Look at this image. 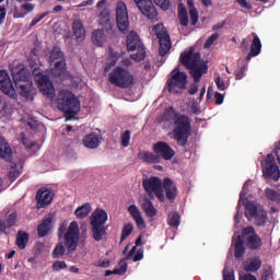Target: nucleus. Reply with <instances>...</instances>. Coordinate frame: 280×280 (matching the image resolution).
I'll list each match as a JSON object with an SVG mask.
<instances>
[{
    "label": "nucleus",
    "instance_id": "09e8293b",
    "mask_svg": "<svg viewBox=\"0 0 280 280\" xmlns=\"http://www.w3.org/2000/svg\"><path fill=\"white\" fill-rule=\"evenodd\" d=\"M223 280H235L234 270H231L228 266L223 270Z\"/></svg>",
    "mask_w": 280,
    "mask_h": 280
},
{
    "label": "nucleus",
    "instance_id": "7c9ffc66",
    "mask_svg": "<svg viewBox=\"0 0 280 280\" xmlns=\"http://www.w3.org/2000/svg\"><path fill=\"white\" fill-rule=\"evenodd\" d=\"M82 142L88 149H97L102 142V138L97 133H89L83 138Z\"/></svg>",
    "mask_w": 280,
    "mask_h": 280
},
{
    "label": "nucleus",
    "instance_id": "dca6fc26",
    "mask_svg": "<svg viewBox=\"0 0 280 280\" xmlns=\"http://www.w3.org/2000/svg\"><path fill=\"white\" fill-rule=\"evenodd\" d=\"M36 93V86H34V82L32 80V73L30 69H25L24 78L22 81V89L20 95L25 97V100H34V95Z\"/></svg>",
    "mask_w": 280,
    "mask_h": 280
},
{
    "label": "nucleus",
    "instance_id": "bf43d9fd",
    "mask_svg": "<svg viewBox=\"0 0 280 280\" xmlns=\"http://www.w3.org/2000/svg\"><path fill=\"white\" fill-rule=\"evenodd\" d=\"M272 279H273L272 270H270V269L264 270V272L260 277V280H272Z\"/></svg>",
    "mask_w": 280,
    "mask_h": 280
},
{
    "label": "nucleus",
    "instance_id": "c85d7f7f",
    "mask_svg": "<svg viewBox=\"0 0 280 280\" xmlns=\"http://www.w3.org/2000/svg\"><path fill=\"white\" fill-rule=\"evenodd\" d=\"M139 160H142V162H147V164H158L161 162L160 155L158 153H152L151 151H140L138 153Z\"/></svg>",
    "mask_w": 280,
    "mask_h": 280
},
{
    "label": "nucleus",
    "instance_id": "1a4fd4ad",
    "mask_svg": "<svg viewBox=\"0 0 280 280\" xmlns=\"http://www.w3.org/2000/svg\"><path fill=\"white\" fill-rule=\"evenodd\" d=\"M127 49L129 51H136L131 54V58L140 62L145 58V47L137 32H129L127 35Z\"/></svg>",
    "mask_w": 280,
    "mask_h": 280
},
{
    "label": "nucleus",
    "instance_id": "c9c22d12",
    "mask_svg": "<svg viewBox=\"0 0 280 280\" xmlns=\"http://www.w3.org/2000/svg\"><path fill=\"white\" fill-rule=\"evenodd\" d=\"M127 270L128 264L126 259H120V261H118V266L114 268V270L105 271V277H110V275H126Z\"/></svg>",
    "mask_w": 280,
    "mask_h": 280
},
{
    "label": "nucleus",
    "instance_id": "f03ea898",
    "mask_svg": "<svg viewBox=\"0 0 280 280\" xmlns=\"http://www.w3.org/2000/svg\"><path fill=\"white\" fill-rule=\"evenodd\" d=\"M179 61L185 69H188L195 82H200L203 73L209 71V66L202 61L200 51H195L194 47H190L187 51H183L179 56Z\"/></svg>",
    "mask_w": 280,
    "mask_h": 280
},
{
    "label": "nucleus",
    "instance_id": "e433bc0d",
    "mask_svg": "<svg viewBox=\"0 0 280 280\" xmlns=\"http://www.w3.org/2000/svg\"><path fill=\"white\" fill-rule=\"evenodd\" d=\"M92 211L91 203H82V206H78L74 210V214L78 218V220H84V218H88Z\"/></svg>",
    "mask_w": 280,
    "mask_h": 280
},
{
    "label": "nucleus",
    "instance_id": "2eb2a0df",
    "mask_svg": "<svg viewBox=\"0 0 280 280\" xmlns=\"http://www.w3.org/2000/svg\"><path fill=\"white\" fill-rule=\"evenodd\" d=\"M116 22L118 30L122 33L128 32L130 26L128 8L125 1H118L116 4Z\"/></svg>",
    "mask_w": 280,
    "mask_h": 280
},
{
    "label": "nucleus",
    "instance_id": "72a5a7b5",
    "mask_svg": "<svg viewBox=\"0 0 280 280\" xmlns=\"http://www.w3.org/2000/svg\"><path fill=\"white\" fill-rule=\"evenodd\" d=\"M30 242V233H26L24 231H19L16 233V240L15 244L20 250H24Z\"/></svg>",
    "mask_w": 280,
    "mask_h": 280
},
{
    "label": "nucleus",
    "instance_id": "6e6552de",
    "mask_svg": "<svg viewBox=\"0 0 280 280\" xmlns=\"http://www.w3.org/2000/svg\"><path fill=\"white\" fill-rule=\"evenodd\" d=\"M142 186L151 199L156 197L159 201H165V192L161 177L151 176L142 179Z\"/></svg>",
    "mask_w": 280,
    "mask_h": 280
},
{
    "label": "nucleus",
    "instance_id": "0e129e2a",
    "mask_svg": "<svg viewBox=\"0 0 280 280\" xmlns=\"http://www.w3.org/2000/svg\"><path fill=\"white\" fill-rule=\"evenodd\" d=\"M34 4L33 3H23L22 10H26V12H33L34 11Z\"/></svg>",
    "mask_w": 280,
    "mask_h": 280
},
{
    "label": "nucleus",
    "instance_id": "412c9836",
    "mask_svg": "<svg viewBox=\"0 0 280 280\" xmlns=\"http://www.w3.org/2000/svg\"><path fill=\"white\" fill-rule=\"evenodd\" d=\"M153 151L159 155L160 160H172L176 155V151L172 149L168 142L159 141L153 144Z\"/></svg>",
    "mask_w": 280,
    "mask_h": 280
},
{
    "label": "nucleus",
    "instance_id": "603ef678",
    "mask_svg": "<svg viewBox=\"0 0 280 280\" xmlns=\"http://www.w3.org/2000/svg\"><path fill=\"white\" fill-rule=\"evenodd\" d=\"M52 268L56 271L65 270L66 268H68V265L66 264V261H55Z\"/></svg>",
    "mask_w": 280,
    "mask_h": 280
},
{
    "label": "nucleus",
    "instance_id": "f257e3e1",
    "mask_svg": "<svg viewBox=\"0 0 280 280\" xmlns=\"http://www.w3.org/2000/svg\"><path fill=\"white\" fill-rule=\"evenodd\" d=\"M162 118L165 122H173V139L179 147H186L192 131L189 116L179 114L174 107H167Z\"/></svg>",
    "mask_w": 280,
    "mask_h": 280
},
{
    "label": "nucleus",
    "instance_id": "a18cd8bd",
    "mask_svg": "<svg viewBox=\"0 0 280 280\" xmlns=\"http://www.w3.org/2000/svg\"><path fill=\"white\" fill-rule=\"evenodd\" d=\"M133 231V224H125L122 228V233L120 235V242H125L127 237H129L132 234Z\"/></svg>",
    "mask_w": 280,
    "mask_h": 280
},
{
    "label": "nucleus",
    "instance_id": "ea45409f",
    "mask_svg": "<svg viewBox=\"0 0 280 280\" xmlns=\"http://www.w3.org/2000/svg\"><path fill=\"white\" fill-rule=\"evenodd\" d=\"M259 268H261V259H252L244 266L246 272H256Z\"/></svg>",
    "mask_w": 280,
    "mask_h": 280
},
{
    "label": "nucleus",
    "instance_id": "4c0bfd02",
    "mask_svg": "<svg viewBox=\"0 0 280 280\" xmlns=\"http://www.w3.org/2000/svg\"><path fill=\"white\" fill-rule=\"evenodd\" d=\"M0 158H4V160H11L12 158V149L4 138H0Z\"/></svg>",
    "mask_w": 280,
    "mask_h": 280
},
{
    "label": "nucleus",
    "instance_id": "393cba45",
    "mask_svg": "<svg viewBox=\"0 0 280 280\" xmlns=\"http://www.w3.org/2000/svg\"><path fill=\"white\" fill-rule=\"evenodd\" d=\"M128 212L130 213L131 218H133L138 229H145V220L141 214V210H139L136 203H131L128 207Z\"/></svg>",
    "mask_w": 280,
    "mask_h": 280
},
{
    "label": "nucleus",
    "instance_id": "6ab92c4d",
    "mask_svg": "<svg viewBox=\"0 0 280 280\" xmlns=\"http://www.w3.org/2000/svg\"><path fill=\"white\" fill-rule=\"evenodd\" d=\"M137 8L147 16V19L154 20L158 16V10L152 0H135Z\"/></svg>",
    "mask_w": 280,
    "mask_h": 280
},
{
    "label": "nucleus",
    "instance_id": "2f4dec72",
    "mask_svg": "<svg viewBox=\"0 0 280 280\" xmlns=\"http://www.w3.org/2000/svg\"><path fill=\"white\" fill-rule=\"evenodd\" d=\"M256 215H257V203H255L254 201L247 200L245 202V218H247L249 222L253 221L254 224H256Z\"/></svg>",
    "mask_w": 280,
    "mask_h": 280
},
{
    "label": "nucleus",
    "instance_id": "5fc2aeb1",
    "mask_svg": "<svg viewBox=\"0 0 280 280\" xmlns=\"http://www.w3.org/2000/svg\"><path fill=\"white\" fill-rule=\"evenodd\" d=\"M48 14H49V12H44L39 16H35V19H33V21L31 22V26L34 27V25H37V23H40V21H43V19H45V16H48Z\"/></svg>",
    "mask_w": 280,
    "mask_h": 280
},
{
    "label": "nucleus",
    "instance_id": "6e6d98bb",
    "mask_svg": "<svg viewBox=\"0 0 280 280\" xmlns=\"http://www.w3.org/2000/svg\"><path fill=\"white\" fill-rule=\"evenodd\" d=\"M246 69H247L246 65H243L241 69L235 72L236 80H242L244 78Z\"/></svg>",
    "mask_w": 280,
    "mask_h": 280
},
{
    "label": "nucleus",
    "instance_id": "9b49d317",
    "mask_svg": "<svg viewBox=\"0 0 280 280\" xmlns=\"http://www.w3.org/2000/svg\"><path fill=\"white\" fill-rule=\"evenodd\" d=\"M33 75L38 84L39 91H42L44 95H47V97H55L56 91L49 75L43 71H38V69L33 70Z\"/></svg>",
    "mask_w": 280,
    "mask_h": 280
},
{
    "label": "nucleus",
    "instance_id": "f704fd0d",
    "mask_svg": "<svg viewBox=\"0 0 280 280\" xmlns=\"http://www.w3.org/2000/svg\"><path fill=\"white\" fill-rule=\"evenodd\" d=\"M267 222H268L267 210H264V208H257V206H256L255 225L256 226H266Z\"/></svg>",
    "mask_w": 280,
    "mask_h": 280
},
{
    "label": "nucleus",
    "instance_id": "864d4df0",
    "mask_svg": "<svg viewBox=\"0 0 280 280\" xmlns=\"http://www.w3.org/2000/svg\"><path fill=\"white\" fill-rule=\"evenodd\" d=\"M215 84H217L218 89H220V91H225V89H226L225 81L222 80V78L220 75H218V78H215Z\"/></svg>",
    "mask_w": 280,
    "mask_h": 280
},
{
    "label": "nucleus",
    "instance_id": "7ed1b4c3",
    "mask_svg": "<svg viewBox=\"0 0 280 280\" xmlns=\"http://www.w3.org/2000/svg\"><path fill=\"white\" fill-rule=\"evenodd\" d=\"M57 106L60 112H63L66 118L71 120L80 112V101L72 94V91L66 89L59 91L57 96Z\"/></svg>",
    "mask_w": 280,
    "mask_h": 280
},
{
    "label": "nucleus",
    "instance_id": "9d476101",
    "mask_svg": "<svg viewBox=\"0 0 280 280\" xmlns=\"http://www.w3.org/2000/svg\"><path fill=\"white\" fill-rule=\"evenodd\" d=\"M49 63L54 65L52 74L56 78H60L66 73V61L65 54L61 51L60 47H54L50 51Z\"/></svg>",
    "mask_w": 280,
    "mask_h": 280
},
{
    "label": "nucleus",
    "instance_id": "4be33fe9",
    "mask_svg": "<svg viewBox=\"0 0 280 280\" xmlns=\"http://www.w3.org/2000/svg\"><path fill=\"white\" fill-rule=\"evenodd\" d=\"M54 199V192L49 188H39L36 195L37 209H45V206L51 203Z\"/></svg>",
    "mask_w": 280,
    "mask_h": 280
},
{
    "label": "nucleus",
    "instance_id": "338daca9",
    "mask_svg": "<svg viewBox=\"0 0 280 280\" xmlns=\"http://www.w3.org/2000/svg\"><path fill=\"white\" fill-rule=\"evenodd\" d=\"M7 220H0V235L7 231Z\"/></svg>",
    "mask_w": 280,
    "mask_h": 280
},
{
    "label": "nucleus",
    "instance_id": "13d9d810",
    "mask_svg": "<svg viewBox=\"0 0 280 280\" xmlns=\"http://www.w3.org/2000/svg\"><path fill=\"white\" fill-rule=\"evenodd\" d=\"M214 101H215V105H222L223 104L224 96H223V94H220V91H215Z\"/></svg>",
    "mask_w": 280,
    "mask_h": 280
},
{
    "label": "nucleus",
    "instance_id": "bb28decb",
    "mask_svg": "<svg viewBox=\"0 0 280 280\" xmlns=\"http://www.w3.org/2000/svg\"><path fill=\"white\" fill-rule=\"evenodd\" d=\"M246 253L245 248V240H244V231H242V235H237L236 240L234 241V256L236 259H243Z\"/></svg>",
    "mask_w": 280,
    "mask_h": 280
},
{
    "label": "nucleus",
    "instance_id": "37998d69",
    "mask_svg": "<svg viewBox=\"0 0 280 280\" xmlns=\"http://www.w3.org/2000/svg\"><path fill=\"white\" fill-rule=\"evenodd\" d=\"M92 42L94 43V45H98V46L103 45L104 34H103L102 30H94V32L92 34Z\"/></svg>",
    "mask_w": 280,
    "mask_h": 280
},
{
    "label": "nucleus",
    "instance_id": "b1692460",
    "mask_svg": "<svg viewBox=\"0 0 280 280\" xmlns=\"http://www.w3.org/2000/svg\"><path fill=\"white\" fill-rule=\"evenodd\" d=\"M162 186L166 198L170 199V201H174L178 195V188L173 179L171 177H164Z\"/></svg>",
    "mask_w": 280,
    "mask_h": 280
},
{
    "label": "nucleus",
    "instance_id": "de8ad7c7",
    "mask_svg": "<svg viewBox=\"0 0 280 280\" xmlns=\"http://www.w3.org/2000/svg\"><path fill=\"white\" fill-rule=\"evenodd\" d=\"M16 221H18V217L15 212H11V214L7 217V229H11L12 226H14V224H16Z\"/></svg>",
    "mask_w": 280,
    "mask_h": 280
},
{
    "label": "nucleus",
    "instance_id": "c756f323",
    "mask_svg": "<svg viewBox=\"0 0 280 280\" xmlns=\"http://www.w3.org/2000/svg\"><path fill=\"white\" fill-rule=\"evenodd\" d=\"M72 31L77 40H84L86 36L85 27L80 19H75L72 23Z\"/></svg>",
    "mask_w": 280,
    "mask_h": 280
},
{
    "label": "nucleus",
    "instance_id": "774afa93",
    "mask_svg": "<svg viewBox=\"0 0 280 280\" xmlns=\"http://www.w3.org/2000/svg\"><path fill=\"white\" fill-rule=\"evenodd\" d=\"M275 153H276V155H277V158H278V162H279V164H280V142H278V143L276 144Z\"/></svg>",
    "mask_w": 280,
    "mask_h": 280
},
{
    "label": "nucleus",
    "instance_id": "cd10ccee",
    "mask_svg": "<svg viewBox=\"0 0 280 280\" xmlns=\"http://www.w3.org/2000/svg\"><path fill=\"white\" fill-rule=\"evenodd\" d=\"M141 209L144 211L147 218H155L158 215V208H155L151 198L144 197L142 199Z\"/></svg>",
    "mask_w": 280,
    "mask_h": 280
},
{
    "label": "nucleus",
    "instance_id": "e2e57ef3",
    "mask_svg": "<svg viewBox=\"0 0 280 280\" xmlns=\"http://www.w3.org/2000/svg\"><path fill=\"white\" fill-rule=\"evenodd\" d=\"M143 248H138L135 257H133V261H141L143 259Z\"/></svg>",
    "mask_w": 280,
    "mask_h": 280
},
{
    "label": "nucleus",
    "instance_id": "473e14b6",
    "mask_svg": "<svg viewBox=\"0 0 280 280\" xmlns=\"http://www.w3.org/2000/svg\"><path fill=\"white\" fill-rule=\"evenodd\" d=\"M177 18H178L179 25H182L183 27H188L189 16L187 13V8L183 3H179L177 8Z\"/></svg>",
    "mask_w": 280,
    "mask_h": 280
},
{
    "label": "nucleus",
    "instance_id": "a878e982",
    "mask_svg": "<svg viewBox=\"0 0 280 280\" xmlns=\"http://www.w3.org/2000/svg\"><path fill=\"white\" fill-rule=\"evenodd\" d=\"M52 222H54V217L52 214H48V217H45L42 224L37 226V234L38 237H46L48 233L52 229Z\"/></svg>",
    "mask_w": 280,
    "mask_h": 280
},
{
    "label": "nucleus",
    "instance_id": "8fccbe9b",
    "mask_svg": "<svg viewBox=\"0 0 280 280\" xmlns=\"http://www.w3.org/2000/svg\"><path fill=\"white\" fill-rule=\"evenodd\" d=\"M219 38V34L217 32H214V34H211V36H209L205 43V47L209 48L211 47V45H213L215 43V40H218Z\"/></svg>",
    "mask_w": 280,
    "mask_h": 280
},
{
    "label": "nucleus",
    "instance_id": "3c124183",
    "mask_svg": "<svg viewBox=\"0 0 280 280\" xmlns=\"http://www.w3.org/2000/svg\"><path fill=\"white\" fill-rule=\"evenodd\" d=\"M154 3L159 5L162 10L167 11L171 5L170 0H154Z\"/></svg>",
    "mask_w": 280,
    "mask_h": 280
},
{
    "label": "nucleus",
    "instance_id": "20e7f679",
    "mask_svg": "<svg viewBox=\"0 0 280 280\" xmlns=\"http://www.w3.org/2000/svg\"><path fill=\"white\" fill-rule=\"evenodd\" d=\"M57 235L59 240H62L63 237L68 250H77L80 241V228L78 222H71L69 228L67 222H62L59 224Z\"/></svg>",
    "mask_w": 280,
    "mask_h": 280
},
{
    "label": "nucleus",
    "instance_id": "052dcab7",
    "mask_svg": "<svg viewBox=\"0 0 280 280\" xmlns=\"http://www.w3.org/2000/svg\"><path fill=\"white\" fill-rule=\"evenodd\" d=\"M7 16V8L4 5H0V25L4 23Z\"/></svg>",
    "mask_w": 280,
    "mask_h": 280
},
{
    "label": "nucleus",
    "instance_id": "423d86ee",
    "mask_svg": "<svg viewBox=\"0 0 280 280\" xmlns=\"http://www.w3.org/2000/svg\"><path fill=\"white\" fill-rule=\"evenodd\" d=\"M108 81L114 84V86H119L120 89H129L136 84V78L129 69L125 67H114V69L108 74Z\"/></svg>",
    "mask_w": 280,
    "mask_h": 280
},
{
    "label": "nucleus",
    "instance_id": "5701e85b",
    "mask_svg": "<svg viewBox=\"0 0 280 280\" xmlns=\"http://www.w3.org/2000/svg\"><path fill=\"white\" fill-rule=\"evenodd\" d=\"M247 38H253L252 45H250V50L246 56V60L249 61V60H252L253 57L259 56L262 45H261V40L256 32H252L247 36Z\"/></svg>",
    "mask_w": 280,
    "mask_h": 280
},
{
    "label": "nucleus",
    "instance_id": "ddd939ff",
    "mask_svg": "<svg viewBox=\"0 0 280 280\" xmlns=\"http://www.w3.org/2000/svg\"><path fill=\"white\" fill-rule=\"evenodd\" d=\"M244 244L250 250H260L264 244L261 237L257 234L254 226L243 229Z\"/></svg>",
    "mask_w": 280,
    "mask_h": 280
},
{
    "label": "nucleus",
    "instance_id": "a19ab883",
    "mask_svg": "<svg viewBox=\"0 0 280 280\" xmlns=\"http://www.w3.org/2000/svg\"><path fill=\"white\" fill-rule=\"evenodd\" d=\"M188 5H190V9H189L190 23H191V25H197V23L199 21V12H198L197 8L195 7V4L190 3V1H188Z\"/></svg>",
    "mask_w": 280,
    "mask_h": 280
},
{
    "label": "nucleus",
    "instance_id": "a211bd4d",
    "mask_svg": "<svg viewBox=\"0 0 280 280\" xmlns=\"http://www.w3.org/2000/svg\"><path fill=\"white\" fill-rule=\"evenodd\" d=\"M0 90L10 97H18L16 89H14L10 74L5 69H0Z\"/></svg>",
    "mask_w": 280,
    "mask_h": 280
},
{
    "label": "nucleus",
    "instance_id": "39448f33",
    "mask_svg": "<svg viewBox=\"0 0 280 280\" xmlns=\"http://www.w3.org/2000/svg\"><path fill=\"white\" fill-rule=\"evenodd\" d=\"M108 220V212L104 208H96L91 214V228L92 235L95 242H102L107 235V226H105Z\"/></svg>",
    "mask_w": 280,
    "mask_h": 280
},
{
    "label": "nucleus",
    "instance_id": "4d7b16f0",
    "mask_svg": "<svg viewBox=\"0 0 280 280\" xmlns=\"http://www.w3.org/2000/svg\"><path fill=\"white\" fill-rule=\"evenodd\" d=\"M137 250H138V246H137V242H136V245L132 246V248H131V250H129L127 257H125L126 264H128V260H129V259H132V257H135Z\"/></svg>",
    "mask_w": 280,
    "mask_h": 280
},
{
    "label": "nucleus",
    "instance_id": "79ce46f5",
    "mask_svg": "<svg viewBox=\"0 0 280 280\" xmlns=\"http://www.w3.org/2000/svg\"><path fill=\"white\" fill-rule=\"evenodd\" d=\"M265 195L271 201L280 203V192H278V190H275V188H266Z\"/></svg>",
    "mask_w": 280,
    "mask_h": 280
},
{
    "label": "nucleus",
    "instance_id": "69168bd1",
    "mask_svg": "<svg viewBox=\"0 0 280 280\" xmlns=\"http://www.w3.org/2000/svg\"><path fill=\"white\" fill-rule=\"evenodd\" d=\"M240 280H257V277L255 275H243L240 277Z\"/></svg>",
    "mask_w": 280,
    "mask_h": 280
},
{
    "label": "nucleus",
    "instance_id": "f8f14e48",
    "mask_svg": "<svg viewBox=\"0 0 280 280\" xmlns=\"http://www.w3.org/2000/svg\"><path fill=\"white\" fill-rule=\"evenodd\" d=\"M107 3V0H101L96 4L97 10H101L98 14V23L100 25H103L105 32L113 34L115 25L114 21H112L110 10L109 8H106Z\"/></svg>",
    "mask_w": 280,
    "mask_h": 280
},
{
    "label": "nucleus",
    "instance_id": "58836bf2",
    "mask_svg": "<svg viewBox=\"0 0 280 280\" xmlns=\"http://www.w3.org/2000/svg\"><path fill=\"white\" fill-rule=\"evenodd\" d=\"M167 224L171 229H178V226H180L179 212H171L167 217Z\"/></svg>",
    "mask_w": 280,
    "mask_h": 280
},
{
    "label": "nucleus",
    "instance_id": "f3484780",
    "mask_svg": "<svg viewBox=\"0 0 280 280\" xmlns=\"http://www.w3.org/2000/svg\"><path fill=\"white\" fill-rule=\"evenodd\" d=\"M262 175L266 178H272L275 182L280 179V168L275 161V155L269 153L266 158V167L262 171Z\"/></svg>",
    "mask_w": 280,
    "mask_h": 280
},
{
    "label": "nucleus",
    "instance_id": "49530a36",
    "mask_svg": "<svg viewBox=\"0 0 280 280\" xmlns=\"http://www.w3.org/2000/svg\"><path fill=\"white\" fill-rule=\"evenodd\" d=\"M130 140H131V131H129V129H127L121 135V145L122 147H129Z\"/></svg>",
    "mask_w": 280,
    "mask_h": 280
},
{
    "label": "nucleus",
    "instance_id": "0eeeda50",
    "mask_svg": "<svg viewBox=\"0 0 280 280\" xmlns=\"http://www.w3.org/2000/svg\"><path fill=\"white\" fill-rule=\"evenodd\" d=\"M188 75L186 71H180L178 68L171 71V77L166 80V86L170 93H183L187 89Z\"/></svg>",
    "mask_w": 280,
    "mask_h": 280
},
{
    "label": "nucleus",
    "instance_id": "4468645a",
    "mask_svg": "<svg viewBox=\"0 0 280 280\" xmlns=\"http://www.w3.org/2000/svg\"><path fill=\"white\" fill-rule=\"evenodd\" d=\"M154 31L160 43L159 54L160 56H166L172 47L171 36L166 27H164V25L161 23H158V25H155Z\"/></svg>",
    "mask_w": 280,
    "mask_h": 280
},
{
    "label": "nucleus",
    "instance_id": "c03bdc74",
    "mask_svg": "<svg viewBox=\"0 0 280 280\" xmlns=\"http://www.w3.org/2000/svg\"><path fill=\"white\" fill-rule=\"evenodd\" d=\"M66 254V247L62 243H59L55 246L52 250V257L54 259H59V257H62Z\"/></svg>",
    "mask_w": 280,
    "mask_h": 280
},
{
    "label": "nucleus",
    "instance_id": "680f3d73",
    "mask_svg": "<svg viewBox=\"0 0 280 280\" xmlns=\"http://www.w3.org/2000/svg\"><path fill=\"white\" fill-rule=\"evenodd\" d=\"M237 3L241 8H244L245 10H252L253 5L248 3L246 0H237Z\"/></svg>",
    "mask_w": 280,
    "mask_h": 280
},
{
    "label": "nucleus",
    "instance_id": "aec40b11",
    "mask_svg": "<svg viewBox=\"0 0 280 280\" xmlns=\"http://www.w3.org/2000/svg\"><path fill=\"white\" fill-rule=\"evenodd\" d=\"M11 73L16 91H19L21 95L23 89V81L26 73V65H24L23 62H19L18 65H15V67H12Z\"/></svg>",
    "mask_w": 280,
    "mask_h": 280
}]
</instances>
